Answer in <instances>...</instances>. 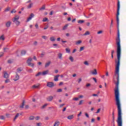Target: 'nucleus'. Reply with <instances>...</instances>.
Listing matches in <instances>:
<instances>
[{
  "mask_svg": "<svg viewBox=\"0 0 126 126\" xmlns=\"http://www.w3.org/2000/svg\"><path fill=\"white\" fill-rule=\"evenodd\" d=\"M41 74H42V72H39L37 74L35 75V76H39V75H41Z\"/></svg>",
  "mask_w": 126,
  "mask_h": 126,
  "instance_id": "36",
  "label": "nucleus"
},
{
  "mask_svg": "<svg viewBox=\"0 0 126 126\" xmlns=\"http://www.w3.org/2000/svg\"><path fill=\"white\" fill-rule=\"evenodd\" d=\"M18 117H19V114L17 113L14 118V120H13L14 122L15 121V120H16V119H17V118H18Z\"/></svg>",
  "mask_w": 126,
  "mask_h": 126,
  "instance_id": "22",
  "label": "nucleus"
},
{
  "mask_svg": "<svg viewBox=\"0 0 126 126\" xmlns=\"http://www.w3.org/2000/svg\"><path fill=\"white\" fill-rule=\"evenodd\" d=\"M5 83H8V82H10V81L9 80V79H6V80H5Z\"/></svg>",
  "mask_w": 126,
  "mask_h": 126,
  "instance_id": "47",
  "label": "nucleus"
},
{
  "mask_svg": "<svg viewBox=\"0 0 126 126\" xmlns=\"http://www.w3.org/2000/svg\"><path fill=\"white\" fill-rule=\"evenodd\" d=\"M106 76H109V72H106Z\"/></svg>",
  "mask_w": 126,
  "mask_h": 126,
  "instance_id": "63",
  "label": "nucleus"
},
{
  "mask_svg": "<svg viewBox=\"0 0 126 126\" xmlns=\"http://www.w3.org/2000/svg\"><path fill=\"white\" fill-rule=\"evenodd\" d=\"M83 102V101L80 100V102H79L78 105H81V104H82Z\"/></svg>",
  "mask_w": 126,
  "mask_h": 126,
  "instance_id": "54",
  "label": "nucleus"
},
{
  "mask_svg": "<svg viewBox=\"0 0 126 126\" xmlns=\"http://www.w3.org/2000/svg\"><path fill=\"white\" fill-rule=\"evenodd\" d=\"M21 56H25L26 55V51L25 50H22L21 53Z\"/></svg>",
  "mask_w": 126,
  "mask_h": 126,
  "instance_id": "16",
  "label": "nucleus"
},
{
  "mask_svg": "<svg viewBox=\"0 0 126 126\" xmlns=\"http://www.w3.org/2000/svg\"><path fill=\"white\" fill-rule=\"evenodd\" d=\"M45 9V6H43L41 8H39V10H44Z\"/></svg>",
  "mask_w": 126,
  "mask_h": 126,
  "instance_id": "40",
  "label": "nucleus"
},
{
  "mask_svg": "<svg viewBox=\"0 0 126 126\" xmlns=\"http://www.w3.org/2000/svg\"><path fill=\"white\" fill-rule=\"evenodd\" d=\"M73 118H74L73 115H70L67 117V119H68V120H72Z\"/></svg>",
  "mask_w": 126,
  "mask_h": 126,
  "instance_id": "18",
  "label": "nucleus"
},
{
  "mask_svg": "<svg viewBox=\"0 0 126 126\" xmlns=\"http://www.w3.org/2000/svg\"><path fill=\"white\" fill-rule=\"evenodd\" d=\"M47 106H48V103H45L44 105H43L41 107V109H45V108H46V107H47Z\"/></svg>",
  "mask_w": 126,
  "mask_h": 126,
  "instance_id": "26",
  "label": "nucleus"
},
{
  "mask_svg": "<svg viewBox=\"0 0 126 126\" xmlns=\"http://www.w3.org/2000/svg\"><path fill=\"white\" fill-rule=\"evenodd\" d=\"M41 125H42V123H39L37 124V126H41Z\"/></svg>",
  "mask_w": 126,
  "mask_h": 126,
  "instance_id": "55",
  "label": "nucleus"
},
{
  "mask_svg": "<svg viewBox=\"0 0 126 126\" xmlns=\"http://www.w3.org/2000/svg\"><path fill=\"white\" fill-rule=\"evenodd\" d=\"M68 25H65L63 28V30H65L67 28Z\"/></svg>",
  "mask_w": 126,
  "mask_h": 126,
  "instance_id": "28",
  "label": "nucleus"
},
{
  "mask_svg": "<svg viewBox=\"0 0 126 126\" xmlns=\"http://www.w3.org/2000/svg\"><path fill=\"white\" fill-rule=\"evenodd\" d=\"M5 25L7 28L10 27V25H11V22L8 21L7 23H6Z\"/></svg>",
  "mask_w": 126,
  "mask_h": 126,
  "instance_id": "10",
  "label": "nucleus"
},
{
  "mask_svg": "<svg viewBox=\"0 0 126 126\" xmlns=\"http://www.w3.org/2000/svg\"><path fill=\"white\" fill-rule=\"evenodd\" d=\"M38 87H39V85H34L32 86V88H38Z\"/></svg>",
  "mask_w": 126,
  "mask_h": 126,
  "instance_id": "37",
  "label": "nucleus"
},
{
  "mask_svg": "<svg viewBox=\"0 0 126 126\" xmlns=\"http://www.w3.org/2000/svg\"><path fill=\"white\" fill-rule=\"evenodd\" d=\"M92 74H93L94 75H97V74H98V73L97 72V70L96 69H94V71L92 72Z\"/></svg>",
  "mask_w": 126,
  "mask_h": 126,
  "instance_id": "13",
  "label": "nucleus"
},
{
  "mask_svg": "<svg viewBox=\"0 0 126 126\" xmlns=\"http://www.w3.org/2000/svg\"><path fill=\"white\" fill-rule=\"evenodd\" d=\"M69 59L72 63L73 62V58L72 56H70Z\"/></svg>",
  "mask_w": 126,
  "mask_h": 126,
  "instance_id": "30",
  "label": "nucleus"
},
{
  "mask_svg": "<svg viewBox=\"0 0 126 126\" xmlns=\"http://www.w3.org/2000/svg\"><path fill=\"white\" fill-rule=\"evenodd\" d=\"M82 43V41L81 40H79L76 42V45H79Z\"/></svg>",
  "mask_w": 126,
  "mask_h": 126,
  "instance_id": "27",
  "label": "nucleus"
},
{
  "mask_svg": "<svg viewBox=\"0 0 126 126\" xmlns=\"http://www.w3.org/2000/svg\"><path fill=\"white\" fill-rule=\"evenodd\" d=\"M45 56V53H41L40 55V58H43Z\"/></svg>",
  "mask_w": 126,
  "mask_h": 126,
  "instance_id": "50",
  "label": "nucleus"
},
{
  "mask_svg": "<svg viewBox=\"0 0 126 126\" xmlns=\"http://www.w3.org/2000/svg\"><path fill=\"white\" fill-rule=\"evenodd\" d=\"M50 41H51V42H55V41H56V38H55V37L52 36L50 37Z\"/></svg>",
  "mask_w": 126,
  "mask_h": 126,
  "instance_id": "20",
  "label": "nucleus"
},
{
  "mask_svg": "<svg viewBox=\"0 0 126 126\" xmlns=\"http://www.w3.org/2000/svg\"><path fill=\"white\" fill-rule=\"evenodd\" d=\"M59 77H60V75H57L55 76L54 77V81H58Z\"/></svg>",
  "mask_w": 126,
  "mask_h": 126,
  "instance_id": "12",
  "label": "nucleus"
},
{
  "mask_svg": "<svg viewBox=\"0 0 126 126\" xmlns=\"http://www.w3.org/2000/svg\"><path fill=\"white\" fill-rule=\"evenodd\" d=\"M58 58L60 60H63V54L59 53L58 54Z\"/></svg>",
  "mask_w": 126,
  "mask_h": 126,
  "instance_id": "15",
  "label": "nucleus"
},
{
  "mask_svg": "<svg viewBox=\"0 0 126 126\" xmlns=\"http://www.w3.org/2000/svg\"><path fill=\"white\" fill-rule=\"evenodd\" d=\"M35 119L36 120V121H39V120H40V117H39V116H36V117L35 118Z\"/></svg>",
  "mask_w": 126,
  "mask_h": 126,
  "instance_id": "39",
  "label": "nucleus"
},
{
  "mask_svg": "<svg viewBox=\"0 0 126 126\" xmlns=\"http://www.w3.org/2000/svg\"><path fill=\"white\" fill-rule=\"evenodd\" d=\"M42 38H43V39H44V40H47V39H48V37L45 35H43L42 36Z\"/></svg>",
  "mask_w": 126,
  "mask_h": 126,
  "instance_id": "38",
  "label": "nucleus"
},
{
  "mask_svg": "<svg viewBox=\"0 0 126 126\" xmlns=\"http://www.w3.org/2000/svg\"><path fill=\"white\" fill-rule=\"evenodd\" d=\"M32 62V58H30L27 61V63H28V65H31L32 67H34V63H32L31 62Z\"/></svg>",
  "mask_w": 126,
  "mask_h": 126,
  "instance_id": "4",
  "label": "nucleus"
},
{
  "mask_svg": "<svg viewBox=\"0 0 126 126\" xmlns=\"http://www.w3.org/2000/svg\"><path fill=\"white\" fill-rule=\"evenodd\" d=\"M84 64H85L86 65H89V63H88V62H87V61H85L84 62Z\"/></svg>",
  "mask_w": 126,
  "mask_h": 126,
  "instance_id": "46",
  "label": "nucleus"
},
{
  "mask_svg": "<svg viewBox=\"0 0 126 126\" xmlns=\"http://www.w3.org/2000/svg\"><path fill=\"white\" fill-rule=\"evenodd\" d=\"M63 106H64V103H63V104H61L60 106V108H62V107H63Z\"/></svg>",
  "mask_w": 126,
  "mask_h": 126,
  "instance_id": "57",
  "label": "nucleus"
},
{
  "mask_svg": "<svg viewBox=\"0 0 126 126\" xmlns=\"http://www.w3.org/2000/svg\"><path fill=\"white\" fill-rule=\"evenodd\" d=\"M29 71V72H32L33 71V70L32 69H30Z\"/></svg>",
  "mask_w": 126,
  "mask_h": 126,
  "instance_id": "64",
  "label": "nucleus"
},
{
  "mask_svg": "<svg viewBox=\"0 0 126 126\" xmlns=\"http://www.w3.org/2000/svg\"><path fill=\"white\" fill-rule=\"evenodd\" d=\"M75 52H76V49H74L73 51H72V53L74 54V53H75Z\"/></svg>",
  "mask_w": 126,
  "mask_h": 126,
  "instance_id": "59",
  "label": "nucleus"
},
{
  "mask_svg": "<svg viewBox=\"0 0 126 126\" xmlns=\"http://www.w3.org/2000/svg\"><path fill=\"white\" fill-rule=\"evenodd\" d=\"M60 126V122L57 121L55 123L53 126Z\"/></svg>",
  "mask_w": 126,
  "mask_h": 126,
  "instance_id": "19",
  "label": "nucleus"
},
{
  "mask_svg": "<svg viewBox=\"0 0 126 126\" xmlns=\"http://www.w3.org/2000/svg\"><path fill=\"white\" fill-rule=\"evenodd\" d=\"M62 91H63V90H62V89H59L57 90V92L58 93L62 92Z\"/></svg>",
  "mask_w": 126,
  "mask_h": 126,
  "instance_id": "52",
  "label": "nucleus"
},
{
  "mask_svg": "<svg viewBox=\"0 0 126 126\" xmlns=\"http://www.w3.org/2000/svg\"><path fill=\"white\" fill-rule=\"evenodd\" d=\"M0 120H4V116H0Z\"/></svg>",
  "mask_w": 126,
  "mask_h": 126,
  "instance_id": "49",
  "label": "nucleus"
},
{
  "mask_svg": "<svg viewBox=\"0 0 126 126\" xmlns=\"http://www.w3.org/2000/svg\"><path fill=\"white\" fill-rule=\"evenodd\" d=\"M93 79L94 80V81L96 83L97 82V80L96 79V78H93Z\"/></svg>",
  "mask_w": 126,
  "mask_h": 126,
  "instance_id": "53",
  "label": "nucleus"
},
{
  "mask_svg": "<svg viewBox=\"0 0 126 126\" xmlns=\"http://www.w3.org/2000/svg\"><path fill=\"white\" fill-rule=\"evenodd\" d=\"M32 6H33V3H31L29 4V5H28V6H27V8H28V9L31 8V7H32Z\"/></svg>",
  "mask_w": 126,
  "mask_h": 126,
  "instance_id": "23",
  "label": "nucleus"
},
{
  "mask_svg": "<svg viewBox=\"0 0 126 126\" xmlns=\"http://www.w3.org/2000/svg\"><path fill=\"white\" fill-rule=\"evenodd\" d=\"M47 74H49V70H48L44 71L42 73V75H47Z\"/></svg>",
  "mask_w": 126,
  "mask_h": 126,
  "instance_id": "11",
  "label": "nucleus"
},
{
  "mask_svg": "<svg viewBox=\"0 0 126 126\" xmlns=\"http://www.w3.org/2000/svg\"><path fill=\"white\" fill-rule=\"evenodd\" d=\"M0 40H2V41H4V36L3 35H2L1 36H0Z\"/></svg>",
  "mask_w": 126,
  "mask_h": 126,
  "instance_id": "24",
  "label": "nucleus"
},
{
  "mask_svg": "<svg viewBox=\"0 0 126 126\" xmlns=\"http://www.w3.org/2000/svg\"><path fill=\"white\" fill-rule=\"evenodd\" d=\"M79 98L78 97H75V98H73V100L74 101H78V100L79 99Z\"/></svg>",
  "mask_w": 126,
  "mask_h": 126,
  "instance_id": "44",
  "label": "nucleus"
},
{
  "mask_svg": "<svg viewBox=\"0 0 126 126\" xmlns=\"http://www.w3.org/2000/svg\"><path fill=\"white\" fill-rule=\"evenodd\" d=\"M48 21V18H45L43 20V22H46V21Z\"/></svg>",
  "mask_w": 126,
  "mask_h": 126,
  "instance_id": "45",
  "label": "nucleus"
},
{
  "mask_svg": "<svg viewBox=\"0 0 126 126\" xmlns=\"http://www.w3.org/2000/svg\"><path fill=\"white\" fill-rule=\"evenodd\" d=\"M90 32H89L87 31L84 34V36H87V35H90Z\"/></svg>",
  "mask_w": 126,
  "mask_h": 126,
  "instance_id": "25",
  "label": "nucleus"
},
{
  "mask_svg": "<svg viewBox=\"0 0 126 126\" xmlns=\"http://www.w3.org/2000/svg\"><path fill=\"white\" fill-rule=\"evenodd\" d=\"M100 111H101V108H99L97 111H96V114H99L100 113Z\"/></svg>",
  "mask_w": 126,
  "mask_h": 126,
  "instance_id": "48",
  "label": "nucleus"
},
{
  "mask_svg": "<svg viewBox=\"0 0 126 126\" xmlns=\"http://www.w3.org/2000/svg\"><path fill=\"white\" fill-rule=\"evenodd\" d=\"M47 86L48 87H49L50 88H52V87H54V83L48 82L47 84Z\"/></svg>",
  "mask_w": 126,
  "mask_h": 126,
  "instance_id": "6",
  "label": "nucleus"
},
{
  "mask_svg": "<svg viewBox=\"0 0 126 126\" xmlns=\"http://www.w3.org/2000/svg\"><path fill=\"white\" fill-rule=\"evenodd\" d=\"M82 80V79H81V78H79L78 80V83H80L81 82Z\"/></svg>",
  "mask_w": 126,
  "mask_h": 126,
  "instance_id": "43",
  "label": "nucleus"
},
{
  "mask_svg": "<svg viewBox=\"0 0 126 126\" xmlns=\"http://www.w3.org/2000/svg\"><path fill=\"white\" fill-rule=\"evenodd\" d=\"M84 50V46L81 47L80 48L79 52H81Z\"/></svg>",
  "mask_w": 126,
  "mask_h": 126,
  "instance_id": "32",
  "label": "nucleus"
},
{
  "mask_svg": "<svg viewBox=\"0 0 126 126\" xmlns=\"http://www.w3.org/2000/svg\"><path fill=\"white\" fill-rule=\"evenodd\" d=\"M6 117L7 118H11V115H10L9 114H6Z\"/></svg>",
  "mask_w": 126,
  "mask_h": 126,
  "instance_id": "31",
  "label": "nucleus"
},
{
  "mask_svg": "<svg viewBox=\"0 0 126 126\" xmlns=\"http://www.w3.org/2000/svg\"><path fill=\"white\" fill-rule=\"evenodd\" d=\"M19 79V75H18L17 73H16V75L15 76V78H14L13 80L14 81H17V80H18Z\"/></svg>",
  "mask_w": 126,
  "mask_h": 126,
  "instance_id": "8",
  "label": "nucleus"
},
{
  "mask_svg": "<svg viewBox=\"0 0 126 126\" xmlns=\"http://www.w3.org/2000/svg\"><path fill=\"white\" fill-rule=\"evenodd\" d=\"M53 99L54 97H53V96H50L47 98V101H48V102H51V101H53Z\"/></svg>",
  "mask_w": 126,
  "mask_h": 126,
  "instance_id": "9",
  "label": "nucleus"
},
{
  "mask_svg": "<svg viewBox=\"0 0 126 126\" xmlns=\"http://www.w3.org/2000/svg\"><path fill=\"white\" fill-rule=\"evenodd\" d=\"M51 64V61H49L47 63H46L45 65V67H48Z\"/></svg>",
  "mask_w": 126,
  "mask_h": 126,
  "instance_id": "17",
  "label": "nucleus"
},
{
  "mask_svg": "<svg viewBox=\"0 0 126 126\" xmlns=\"http://www.w3.org/2000/svg\"><path fill=\"white\" fill-rule=\"evenodd\" d=\"M85 115L86 117H87V118H89V115H88V114L85 113Z\"/></svg>",
  "mask_w": 126,
  "mask_h": 126,
  "instance_id": "58",
  "label": "nucleus"
},
{
  "mask_svg": "<svg viewBox=\"0 0 126 126\" xmlns=\"http://www.w3.org/2000/svg\"><path fill=\"white\" fill-rule=\"evenodd\" d=\"M78 23L79 24H82L83 23H84V20H80L78 21Z\"/></svg>",
  "mask_w": 126,
  "mask_h": 126,
  "instance_id": "21",
  "label": "nucleus"
},
{
  "mask_svg": "<svg viewBox=\"0 0 126 126\" xmlns=\"http://www.w3.org/2000/svg\"><path fill=\"white\" fill-rule=\"evenodd\" d=\"M10 9V7H7L6 9L4 10L5 12H6L7 11H9V10Z\"/></svg>",
  "mask_w": 126,
  "mask_h": 126,
  "instance_id": "34",
  "label": "nucleus"
},
{
  "mask_svg": "<svg viewBox=\"0 0 126 126\" xmlns=\"http://www.w3.org/2000/svg\"><path fill=\"white\" fill-rule=\"evenodd\" d=\"M66 53H68V54H69V53H70V50L68 48H66Z\"/></svg>",
  "mask_w": 126,
  "mask_h": 126,
  "instance_id": "33",
  "label": "nucleus"
},
{
  "mask_svg": "<svg viewBox=\"0 0 126 126\" xmlns=\"http://www.w3.org/2000/svg\"><path fill=\"white\" fill-rule=\"evenodd\" d=\"M3 77H4V78L7 79V78H8V77H9V74H8V73H7V72L4 71Z\"/></svg>",
  "mask_w": 126,
  "mask_h": 126,
  "instance_id": "7",
  "label": "nucleus"
},
{
  "mask_svg": "<svg viewBox=\"0 0 126 126\" xmlns=\"http://www.w3.org/2000/svg\"><path fill=\"white\" fill-rule=\"evenodd\" d=\"M21 71H22V69L21 68H18L17 69V72H20Z\"/></svg>",
  "mask_w": 126,
  "mask_h": 126,
  "instance_id": "35",
  "label": "nucleus"
},
{
  "mask_svg": "<svg viewBox=\"0 0 126 126\" xmlns=\"http://www.w3.org/2000/svg\"><path fill=\"white\" fill-rule=\"evenodd\" d=\"M103 33V31H99L97 32L98 34H102Z\"/></svg>",
  "mask_w": 126,
  "mask_h": 126,
  "instance_id": "42",
  "label": "nucleus"
},
{
  "mask_svg": "<svg viewBox=\"0 0 126 126\" xmlns=\"http://www.w3.org/2000/svg\"><path fill=\"white\" fill-rule=\"evenodd\" d=\"M3 56V53H1L0 54V58H1V57H2Z\"/></svg>",
  "mask_w": 126,
  "mask_h": 126,
  "instance_id": "56",
  "label": "nucleus"
},
{
  "mask_svg": "<svg viewBox=\"0 0 126 126\" xmlns=\"http://www.w3.org/2000/svg\"><path fill=\"white\" fill-rule=\"evenodd\" d=\"M24 104H25V101L23 100L22 104L20 106V108H21V109H23L24 107Z\"/></svg>",
  "mask_w": 126,
  "mask_h": 126,
  "instance_id": "14",
  "label": "nucleus"
},
{
  "mask_svg": "<svg viewBox=\"0 0 126 126\" xmlns=\"http://www.w3.org/2000/svg\"><path fill=\"white\" fill-rule=\"evenodd\" d=\"M34 119H35V118L34 117V116H31V117L29 118L30 121H33V120H34Z\"/></svg>",
  "mask_w": 126,
  "mask_h": 126,
  "instance_id": "29",
  "label": "nucleus"
},
{
  "mask_svg": "<svg viewBox=\"0 0 126 126\" xmlns=\"http://www.w3.org/2000/svg\"><path fill=\"white\" fill-rule=\"evenodd\" d=\"M34 16H35V15H34V14H33V13L31 14L29 17L28 18V19L26 21V22H29V21H30V20H32V19L34 17Z\"/></svg>",
  "mask_w": 126,
  "mask_h": 126,
  "instance_id": "5",
  "label": "nucleus"
},
{
  "mask_svg": "<svg viewBox=\"0 0 126 126\" xmlns=\"http://www.w3.org/2000/svg\"><path fill=\"white\" fill-rule=\"evenodd\" d=\"M37 41H35V42H34V43H33V44L34 45V46L37 45Z\"/></svg>",
  "mask_w": 126,
  "mask_h": 126,
  "instance_id": "62",
  "label": "nucleus"
},
{
  "mask_svg": "<svg viewBox=\"0 0 126 126\" xmlns=\"http://www.w3.org/2000/svg\"><path fill=\"white\" fill-rule=\"evenodd\" d=\"M116 43L117 45V54L118 61L116 62L117 65L115 70V76L117 77V81L116 83V87L115 90L116 105H117L118 109V117L117 122L118 126H123V119H122V108H121L120 92H119V84H120V63L121 62V55L122 53V49L121 48V38H120V34H117Z\"/></svg>",
  "mask_w": 126,
  "mask_h": 126,
  "instance_id": "1",
  "label": "nucleus"
},
{
  "mask_svg": "<svg viewBox=\"0 0 126 126\" xmlns=\"http://www.w3.org/2000/svg\"><path fill=\"white\" fill-rule=\"evenodd\" d=\"M118 8H117V13L116 15V19L117 21V25L119 26V24H120V19H119V16L120 15V1H118Z\"/></svg>",
  "mask_w": 126,
  "mask_h": 126,
  "instance_id": "2",
  "label": "nucleus"
},
{
  "mask_svg": "<svg viewBox=\"0 0 126 126\" xmlns=\"http://www.w3.org/2000/svg\"><path fill=\"white\" fill-rule=\"evenodd\" d=\"M114 53H115V51L112 50V51H111V55H114Z\"/></svg>",
  "mask_w": 126,
  "mask_h": 126,
  "instance_id": "60",
  "label": "nucleus"
},
{
  "mask_svg": "<svg viewBox=\"0 0 126 126\" xmlns=\"http://www.w3.org/2000/svg\"><path fill=\"white\" fill-rule=\"evenodd\" d=\"M16 12V11L15 9H13L12 11H11V13H15Z\"/></svg>",
  "mask_w": 126,
  "mask_h": 126,
  "instance_id": "41",
  "label": "nucleus"
},
{
  "mask_svg": "<svg viewBox=\"0 0 126 126\" xmlns=\"http://www.w3.org/2000/svg\"><path fill=\"white\" fill-rule=\"evenodd\" d=\"M19 19V16L18 15L14 17V18L12 20L13 22L16 24L17 26H19L20 25V22L18 21Z\"/></svg>",
  "mask_w": 126,
  "mask_h": 126,
  "instance_id": "3",
  "label": "nucleus"
},
{
  "mask_svg": "<svg viewBox=\"0 0 126 126\" xmlns=\"http://www.w3.org/2000/svg\"><path fill=\"white\" fill-rule=\"evenodd\" d=\"M12 63V61H11V60L8 61V63Z\"/></svg>",
  "mask_w": 126,
  "mask_h": 126,
  "instance_id": "61",
  "label": "nucleus"
},
{
  "mask_svg": "<svg viewBox=\"0 0 126 126\" xmlns=\"http://www.w3.org/2000/svg\"><path fill=\"white\" fill-rule=\"evenodd\" d=\"M35 26V28H36V29H39V26L38 25V24H36Z\"/></svg>",
  "mask_w": 126,
  "mask_h": 126,
  "instance_id": "51",
  "label": "nucleus"
}]
</instances>
